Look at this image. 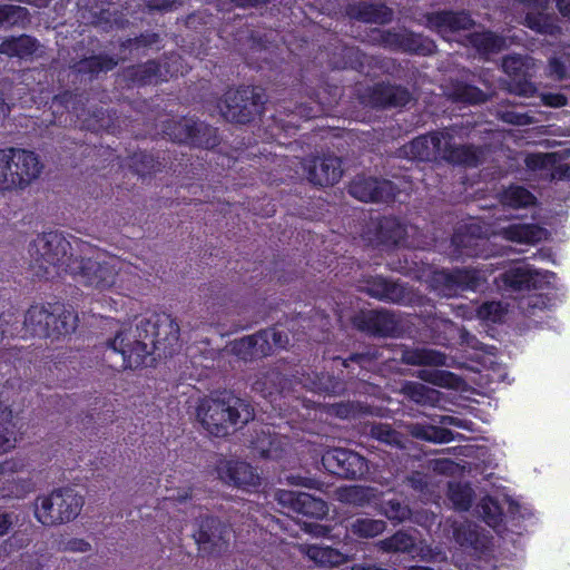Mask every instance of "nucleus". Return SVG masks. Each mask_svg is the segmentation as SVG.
<instances>
[{"label": "nucleus", "mask_w": 570, "mask_h": 570, "mask_svg": "<svg viewBox=\"0 0 570 570\" xmlns=\"http://www.w3.org/2000/svg\"><path fill=\"white\" fill-rule=\"evenodd\" d=\"M23 324L33 336L59 338L75 332L78 315L72 306L62 302L32 305L26 312Z\"/></svg>", "instance_id": "3"}, {"label": "nucleus", "mask_w": 570, "mask_h": 570, "mask_svg": "<svg viewBox=\"0 0 570 570\" xmlns=\"http://www.w3.org/2000/svg\"><path fill=\"white\" fill-rule=\"evenodd\" d=\"M371 40L373 45L395 52L421 57H429L436 52V45L432 39L409 29L397 31L375 28L371 32Z\"/></svg>", "instance_id": "11"}, {"label": "nucleus", "mask_w": 570, "mask_h": 570, "mask_svg": "<svg viewBox=\"0 0 570 570\" xmlns=\"http://www.w3.org/2000/svg\"><path fill=\"white\" fill-rule=\"evenodd\" d=\"M465 333V472L482 473L493 462V442L483 436L497 404L491 393L508 376L493 352Z\"/></svg>", "instance_id": "1"}, {"label": "nucleus", "mask_w": 570, "mask_h": 570, "mask_svg": "<svg viewBox=\"0 0 570 570\" xmlns=\"http://www.w3.org/2000/svg\"><path fill=\"white\" fill-rule=\"evenodd\" d=\"M370 434L372 438L389 445H399L401 435L387 423H374L371 426Z\"/></svg>", "instance_id": "57"}, {"label": "nucleus", "mask_w": 570, "mask_h": 570, "mask_svg": "<svg viewBox=\"0 0 570 570\" xmlns=\"http://www.w3.org/2000/svg\"><path fill=\"white\" fill-rule=\"evenodd\" d=\"M12 421L4 411H0V454L14 448L16 436Z\"/></svg>", "instance_id": "56"}, {"label": "nucleus", "mask_w": 570, "mask_h": 570, "mask_svg": "<svg viewBox=\"0 0 570 570\" xmlns=\"http://www.w3.org/2000/svg\"><path fill=\"white\" fill-rule=\"evenodd\" d=\"M556 161H557L556 153L529 154V155H527V157L524 159L525 167L532 171L550 168V167L554 166Z\"/></svg>", "instance_id": "58"}, {"label": "nucleus", "mask_w": 570, "mask_h": 570, "mask_svg": "<svg viewBox=\"0 0 570 570\" xmlns=\"http://www.w3.org/2000/svg\"><path fill=\"white\" fill-rule=\"evenodd\" d=\"M163 132L173 142L190 148L213 149L220 144L218 129L196 117L167 119Z\"/></svg>", "instance_id": "8"}, {"label": "nucleus", "mask_w": 570, "mask_h": 570, "mask_svg": "<svg viewBox=\"0 0 570 570\" xmlns=\"http://www.w3.org/2000/svg\"><path fill=\"white\" fill-rule=\"evenodd\" d=\"M307 554L313 561L321 566H338L345 560L343 553L331 547L311 546Z\"/></svg>", "instance_id": "51"}, {"label": "nucleus", "mask_w": 570, "mask_h": 570, "mask_svg": "<svg viewBox=\"0 0 570 570\" xmlns=\"http://www.w3.org/2000/svg\"><path fill=\"white\" fill-rule=\"evenodd\" d=\"M420 377L425 382L441 387L458 389L460 384H463L462 377L450 371L440 368L423 370L420 373Z\"/></svg>", "instance_id": "49"}, {"label": "nucleus", "mask_w": 570, "mask_h": 570, "mask_svg": "<svg viewBox=\"0 0 570 570\" xmlns=\"http://www.w3.org/2000/svg\"><path fill=\"white\" fill-rule=\"evenodd\" d=\"M414 552H416L417 557L424 562H434L440 554V552L430 544H422L417 549L415 548Z\"/></svg>", "instance_id": "64"}, {"label": "nucleus", "mask_w": 570, "mask_h": 570, "mask_svg": "<svg viewBox=\"0 0 570 570\" xmlns=\"http://www.w3.org/2000/svg\"><path fill=\"white\" fill-rule=\"evenodd\" d=\"M360 102L373 109L405 107L411 101V92L401 85L376 82L357 90Z\"/></svg>", "instance_id": "17"}, {"label": "nucleus", "mask_w": 570, "mask_h": 570, "mask_svg": "<svg viewBox=\"0 0 570 570\" xmlns=\"http://www.w3.org/2000/svg\"><path fill=\"white\" fill-rule=\"evenodd\" d=\"M107 348L115 354H120L125 370H135L142 366L153 347L148 340L140 337L131 332H117L114 338L107 341Z\"/></svg>", "instance_id": "19"}, {"label": "nucleus", "mask_w": 570, "mask_h": 570, "mask_svg": "<svg viewBox=\"0 0 570 570\" xmlns=\"http://www.w3.org/2000/svg\"><path fill=\"white\" fill-rule=\"evenodd\" d=\"M400 63L396 59L383 56L366 55L364 71L362 75L367 77H377L380 75L394 76L400 70Z\"/></svg>", "instance_id": "45"}, {"label": "nucleus", "mask_w": 570, "mask_h": 570, "mask_svg": "<svg viewBox=\"0 0 570 570\" xmlns=\"http://www.w3.org/2000/svg\"><path fill=\"white\" fill-rule=\"evenodd\" d=\"M29 16L27 8L16 4L0 6V28L22 24Z\"/></svg>", "instance_id": "53"}, {"label": "nucleus", "mask_w": 570, "mask_h": 570, "mask_svg": "<svg viewBox=\"0 0 570 570\" xmlns=\"http://www.w3.org/2000/svg\"><path fill=\"white\" fill-rule=\"evenodd\" d=\"M465 570H493L494 544L489 531L479 525L465 529Z\"/></svg>", "instance_id": "16"}, {"label": "nucleus", "mask_w": 570, "mask_h": 570, "mask_svg": "<svg viewBox=\"0 0 570 570\" xmlns=\"http://www.w3.org/2000/svg\"><path fill=\"white\" fill-rule=\"evenodd\" d=\"M321 462L328 473L341 479L358 480L368 473L366 458L350 449H328L323 453Z\"/></svg>", "instance_id": "15"}, {"label": "nucleus", "mask_w": 570, "mask_h": 570, "mask_svg": "<svg viewBox=\"0 0 570 570\" xmlns=\"http://www.w3.org/2000/svg\"><path fill=\"white\" fill-rule=\"evenodd\" d=\"M465 40H469V42L483 56L498 53L509 46L505 38L491 31L474 32L469 36L465 35Z\"/></svg>", "instance_id": "40"}, {"label": "nucleus", "mask_w": 570, "mask_h": 570, "mask_svg": "<svg viewBox=\"0 0 570 570\" xmlns=\"http://www.w3.org/2000/svg\"><path fill=\"white\" fill-rule=\"evenodd\" d=\"M426 27L440 35L454 33L463 29V11L441 10L425 14Z\"/></svg>", "instance_id": "34"}, {"label": "nucleus", "mask_w": 570, "mask_h": 570, "mask_svg": "<svg viewBox=\"0 0 570 570\" xmlns=\"http://www.w3.org/2000/svg\"><path fill=\"white\" fill-rule=\"evenodd\" d=\"M50 109L55 122L63 126L73 125L85 116L83 95L65 90L53 96Z\"/></svg>", "instance_id": "26"}, {"label": "nucleus", "mask_w": 570, "mask_h": 570, "mask_svg": "<svg viewBox=\"0 0 570 570\" xmlns=\"http://www.w3.org/2000/svg\"><path fill=\"white\" fill-rule=\"evenodd\" d=\"M402 360L405 364L414 366H442L445 364V355L442 352L428 347L406 350Z\"/></svg>", "instance_id": "42"}, {"label": "nucleus", "mask_w": 570, "mask_h": 570, "mask_svg": "<svg viewBox=\"0 0 570 570\" xmlns=\"http://www.w3.org/2000/svg\"><path fill=\"white\" fill-rule=\"evenodd\" d=\"M386 522L370 517H358L346 527L347 531L358 539H374L386 530Z\"/></svg>", "instance_id": "41"}, {"label": "nucleus", "mask_w": 570, "mask_h": 570, "mask_svg": "<svg viewBox=\"0 0 570 570\" xmlns=\"http://www.w3.org/2000/svg\"><path fill=\"white\" fill-rule=\"evenodd\" d=\"M344 13L351 20L370 24H387L394 18V11L384 2L352 0L344 7Z\"/></svg>", "instance_id": "25"}, {"label": "nucleus", "mask_w": 570, "mask_h": 570, "mask_svg": "<svg viewBox=\"0 0 570 570\" xmlns=\"http://www.w3.org/2000/svg\"><path fill=\"white\" fill-rule=\"evenodd\" d=\"M407 229L395 217H382L377 220L370 240L381 250H391L405 240Z\"/></svg>", "instance_id": "28"}, {"label": "nucleus", "mask_w": 570, "mask_h": 570, "mask_svg": "<svg viewBox=\"0 0 570 570\" xmlns=\"http://www.w3.org/2000/svg\"><path fill=\"white\" fill-rule=\"evenodd\" d=\"M118 61L115 57L99 53L85 57L79 61L75 62L72 69L75 72L88 76L90 79L98 77L101 72H108L116 68Z\"/></svg>", "instance_id": "37"}, {"label": "nucleus", "mask_w": 570, "mask_h": 570, "mask_svg": "<svg viewBox=\"0 0 570 570\" xmlns=\"http://www.w3.org/2000/svg\"><path fill=\"white\" fill-rule=\"evenodd\" d=\"M501 202L503 205L512 208H527L533 206L537 198L522 186H510L503 191Z\"/></svg>", "instance_id": "48"}, {"label": "nucleus", "mask_w": 570, "mask_h": 570, "mask_svg": "<svg viewBox=\"0 0 570 570\" xmlns=\"http://www.w3.org/2000/svg\"><path fill=\"white\" fill-rule=\"evenodd\" d=\"M265 102L262 87L242 85L227 89L218 101V108L227 121L247 125L264 114Z\"/></svg>", "instance_id": "6"}, {"label": "nucleus", "mask_w": 570, "mask_h": 570, "mask_svg": "<svg viewBox=\"0 0 570 570\" xmlns=\"http://www.w3.org/2000/svg\"><path fill=\"white\" fill-rule=\"evenodd\" d=\"M128 166L140 177L151 176L160 170L161 164L157 156L146 150L135 151L128 157Z\"/></svg>", "instance_id": "43"}, {"label": "nucleus", "mask_w": 570, "mask_h": 570, "mask_svg": "<svg viewBox=\"0 0 570 570\" xmlns=\"http://www.w3.org/2000/svg\"><path fill=\"white\" fill-rule=\"evenodd\" d=\"M546 75L557 81L570 79V46L562 47L549 58Z\"/></svg>", "instance_id": "44"}, {"label": "nucleus", "mask_w": 570, "mask_h": 570, "mask_svg": "<svg viewBox=\"0 0 570 570\" xmlns=\"http://www.w3.org/2000/svg\"><path fill=\"white\" fill-rule=\"evenodd\" d=\"M381 356V352L375 346H367L363 351L351 353L343 360V366L350 367L351 363L357 364L361 368H367L373 365Z\"/></svg>", "instance_id": "55"}, {"label": "nucleus", "mask_w": 570, "mask_h": 570, "mask_svg": "<svg viewBox=\"0 0 570 570\" xmlns=\"http://www.w3.org/2000/svg\"><path fill=\"white\" fill-rule=\"evenodd\" d=\"M288 344V334L271 326L234 341L232 351L238 358L252 362L272 355L274 348L285 350Z\"/></svg>", "instance_id": "10"}, {"label": "nucleus", "mask_w": 570, "mask_h": 570, "mask_svg": "<svg viewBox=\"0 0 570 570\" xmlns=\"http://www.w3.org/2000/svg\"><path fill=\"white\" fill-rule=\"evenodd\" d=\"M412 435L419 440L433 443H448L453 440L452 431L433 425L416 424L412 429Z\"/></svg>", "instance_id": "50"}, {"label": "nucleus", "mask_w": 570, "mask_h": 570, "mask_svg": "<svg viewBox=\"0 0 570 570\" xmlns=\"http://www.w3.org/2000/svg\"><path fill=\"white\" fill-rule=\"evenodd\" d=\"M92 23L101 28L105 31L112 29H122L127 26L128 20L122 14L111 12L109 9H101L98 13H95Z\"/></svg>", "instance_id": "54"}, {"label": "nucleus", "mask_w": 570, "mask_h": 570, "mask_svg": "<svg viewBox=\"0 0 570 570\" xmlns=\"http://www.w3.org/2000/svg\"><path fill=\"white\" fill-rule=\"evenodd\" d=\"M381 513L390 521L401 523L411 519L412 510L400 500L390 499L381 503Z\"/></svg>", "instance_id": "52"}, {"label": "nucleus", "mask_w": 570, "mask_h": 570, "mask_svg": "<svg viewBox=\"0 0 570 570\" xmlns=\"http://www.w3.org/2000/svg\"><path fill=\"white\" fill-rule=\"evenodd\" d=\"M71 276L85 285L99 291L111 287L116 282L117 273L110 264L98 262L92 258L78 257L73 267H69Z\"/></svg>", "instance_id": "21"}, {"label": "nucleus", "mask_w": 570, "mask_h": 570, "mask_svg": "<svg viewBox=\"0 0 570 570\" xmlns=\"http://www.w3.org/2000/svg\"><path fill=\"white\" fill-rule=\"evenodd\" d=\"M121 76L126 86L131 89L155 86L166 80L164 66L157 59L127 66Z\"/></svg>", "instance_id": "27"}, {"label": "nucleus", "mask_w": 570, "mask_h": 570, "mask_svg": "<svg viewBox=\"0 0 570 570\" xmlns=\"http://www.w3.org/2000/svg\"><path fill=\"white\" fill-rule=\"evenodd\" d=\"M383 553H412L415 551V538L405 530H397L392 535L375 543Z\"/></svg>", "instance_id": "39"}, {"label": "nucleus", "mask_w": 570, "mask_h": 570, "mask_svg": "<svg viewBox=\"0 0 570 570\" xmlns=\"http://www.w3.org/2000/svg\"><path fill=\"white\" fill-rule=\"evenodd\" d=\"M400 189L389 179L357 175L348 185V194L364 203H394Z\"/></svg>", "instance_id": "20"}, {"label": "nucleus", "mask_w": 570, "mask_h": 570, "mask_svg": "<svg viewBox=\"0 0 570 570\" xmlns=\"http://www.w3.org/2000/svg\"><path fill=\"white\" fill-rule=\"evenodd\" d=\"M4 149L11 151L7 153L11 191L24 190L40 176L43 165L32 150L16 147Z\"/></svg>", "instance_id": "14"}, {"label": "nucleus", "mask_w": 570, "mask_h": 570, "mask_svg": "<svg viewBox=\"0 0 570 570\" xmlns=\"http://www.w3.org/2000/svg\"><path fill=\"white\" fill-rule=\"evenodd\" d=\"M275 500L281 507L306 518L321 520L328 513L326 501L305 492L277 490Z\"/></svg>", "instance_id": "24"}, {"label": "nucleus", "mask_w": 570, "mask_h": 570, "mask_svg": "<svg viewBox=\"0 0 570 570\" xmlns=\"http://www.w3.org/2000/svg\"><path fill=\"white\" fill-rule=\"evenodd\" d=\"M307 179L315 186H333L342 177L341 160L334 156L315 157L309 160Z\"/></svg>", "instance_id": "29"}, {"label": "nucleus", "mask_w": 570, "mask_h": 570, "mask_svg": "<svg viewBox=\"0 0 570 570\" xmlns=\"http://www.w3.org/2000/svg\"><path fill=\"white\" fill-rule=\"evenodd\" d=\"M502 69L511 78L508 85L509 92L527 98L537 95L538 88L530 81L537 69L534 58L517 53L509 55L502 60Z\"/></svg>", "instance_id": "18"}, {"label": "nucleus", "mask_w": 570, "mask_h": 570, "mask_svg": "<svg viewBox=\"0 0 570 570\" xmlns=\"http://www.w3.org/2000/svg\"><path fill=\"white\" fill-rule=\"evenodd\" d=\"M473 512L489 527L498 531V528L502 522L503 513L499 503L490 495L481 498L473 508Z\"/></svg>", "instance_id": "46"}, {"label": "nucleus", "mask_w": 570, "mask_h": 570, "mask_svg": "<svg viewBox=\"0 0 570 570\" xmlns=\"http://www.w3.org/2000/svg\"><path fill=\"white\" fill-rule=\"evenodd\" d=\"M500 235L510 242L535 244L547 238V230L535 224H511L501 228Z\"/></svg>", "instance_id": "35"}, {"label": "nucleus", "mask_w": 570, "mask_h": 570, "mask_svg": "<svg viewBox=\"0 0 570 570\" xmlns=\"http://www.w3.org/2000/svg\"><path fill=\"white\" fill-rule=\"evenodd\" d=\"M38 49V40L28 35L8 37L0 42V53L9 58L27 59Z\"/></svg>", "instance_id": "38"}, {"label": "nucleus", "mask_w": 570, "mask_h": 570, "mask_svg": "<svg viewBox=\"0 0 570 570\" xmlns=\"http://www.w3.org/2000/svg\"><path fill=\"white\" fill-rule=\"evenodd\" d=\"M351 323L358 332L374 337H393L399 328L394 314L385 309L360 311Z\"/></svg>", "instance_id": "23"}, {"label": "nucleus", "mask_w": 570, "mask_h": 570, "mask_svg": "<svg viewBox=\"0 0 570 570\" xmlns=\"http://www.w3.org/2000/svg\"><path fill=\"white\" fill-rule=\"evenodd\" d=\"M139 336L148 340L153 348L167 347L178 342L180 328L175 318L169 314L155 315L153 318L142 320L137 325Z\"/></svg>", "instance_id": "22"}, {"label": "nucleus", "mask_w": 570, "mask_h": 570, "mask_svg": "<svg viewBox=\"0 0 570 570\" xmlns=\"http://www.w3.org/2000/svg\"><path fill=\"white\" fill-rule=\"evenodd\" d=\"M543 105L559 108L567 105V97L561 94L543 92L540 95Z\"/></svg>", "instance_id": "63"}, {"label": "nucleus", "mask_w": 570, "mask_h": 570, "mask_svg": "<svg viewBox=\"0 0 570 570\" xmlns=\"http://www.w3.org/2000/svg\"><path fill=\"white\" fill-rule=\"evenodd\" d=\"M529 8L524 17L523 24L540 35L554 36L560 29L554 22V18L544 14L541 10L548 8L550 0H520Z\"/></svg>", "instance_id": "31"}, {"label": "nucleus", "mask_w": 570, "mask_h": 570, "mask_svg": "<svg viewBox=\"0 0 570 570\" xmlns=\"http://www.w3.org/2000/svg\"><path fill=\"white\" fill-rule=\"evenodd\" d=\"M507 314L508 305L497 301L465 306V320L475 318L485 325L504 322Z\"/></svg>", "instance_id": "33"}, {"label": "nucleus", "mask_w": 570, "mask_h": 570, "mask_svg": "<svg viewBox=\"0 0 570 570\" xmlns=\"http://www.w3.org/2000/svg\"><path fill=\"white\" fill-rule=\"evenodd\" d=\"M404 393L411 401L420 405L434 406L440 400L439 391L419 382H409L404 386Z\"/></svg>", "instance_id": "47"}, {"label": "nucleus", "mask_w": 570, "mask_h": 570, "mask_svg": "<svg viewBox=\"0 0 570 570\" xmlns=\"http://www.w3.org/2000/svg\"><path fill=\"white\" fill-rule=\"evenodd\" d=\"M340 499L346 503L363 505L367 501V493L363 488L352 485L341 490Z\"/></svg>", "instance_id": "59"}, {"label": "nucleus", "mask_w": 570, "mask_h": 570, "mask_svg": "<svg viewBox=\"0 0 570 570\" xmlns=\"http://www.w3.org/2000/svg\"><path fill=\"white\" fill-rule=\"evenodd\" d=\"M366 53L355 46H340L333 52L330 63L334 69H352L364 71Z\"/></svg>", "instance_id": "36"}, {"label": "nucleus", "mask_w": 570, "mask_h": 570, "mask_svg": "<svg viewBox=\"0 0 570 570\" xmlns=\"http://www.w3.org/2000/svg\"><path fill=\"white\" fill-rule=\"evenodd\" d=\"M556 275L548 271H538L527 263H517L497 277L498 289L507 293H517L530 288H543L551 285Z\"/></svg>", "instance_id": "12"}, {"label": "nucleus", "mask_w": 570, "mask_h": 570, "mask_svg": "<svg viewBox=\"0 0 570 570\" xmlns=\"http://www.w3.org/2000/svg\"><path fill=\"white\" fill-rule=\"evenodd\" d=\"M213 470L217 479L227 487L254 492L262 484L257 468L243 460L220 456L216 460Z\"/></svg>", "instance_id": "13"}, {"label": "nucleus", "mask_w": 570, "mask_h": 570, "mask_svg": "<svg viewBox=\"0 0 570 570\" xmlns=\"http://www.w3.org/2000/svg\"><path fill=\"white\" fill-rule=\"evenodd\" d=\"M429 282L431 288L439 295L452 297L456 295L459 288H463V269H435L431 273Z\"/></svg>", "instance_id": "32"}, {"label": "nucleus", "mask_w": 570, "mask_h": 570, "mask_svg": "<svg viewBox=\"0 0 570 570\" xmlns=\"http://www.w3.org/2000/svg\"><path fill=\"white\" fill-rule=\"evenodd\" d=\"M83 503V497L72 488H59L37 498L35 517L46 527L68 523L79 515Z\"/></svg>", "instance_id": "7"}, {"label": "nucleus", "mask_w": 570, "mask_h": 570, "mask_svg": "<svg viewBox=\"0 0 570 570\" xmlns=\"http://www.w3.org/2000/svg\"><path fill=\"white\" fill-rule=\"evenodd\" d=\"M202 425L214 436H225L229 429L244 425L254 417V410L243 399L232 394L223 399H205L197 407Z\"/></svg>", "instance_id": "2"}, {"label": "nucleus", "mask_w": 570, "mask_h": 570, "mask_svg": "<svg viewBox=\"0 0 570 570\" xmlns=\"http://www.w3.org/2000/svg\"><path fill=\"white\" fill-rule=\"evenodd\" d=\"M498 117L505 124L514 126H527L534 124L535 120L527 112H517L513 110H502L498 112Z\"/></svg>", "instance_id": "60"}, {"label": "nucleus", "mask_w": 570, "mask_h": 570, "mask_svg": "<svg viewBox=\"0 0 570 570\" xmlns=\"http://www.w3.org/2000/svg\"><path fill=\"white\" fill-rule=\"evenodd\" d=\"M232 525L213 514H200L194 521L193 539L203 559L220 558L229 549Z\"/></svg>", "instance_id": "9"}, {"label": "nucleus", "mask_w": 570, "mask_h": 570, "mask_svg": "<svg viewBox=\"0 0 570 570\" xmlns=\"http://www.w3.org/2000/svg\"><path fill=\"white\" fill-rule=\"evenodd\" d=\"M29 253L46 277L51 275L50 268L59 276L70 274L69 267H73V262L78 259L71 252L70 242L57 230L39 234L30 243Z\"/></svg>", "instance_id": "4"}, {"label": "nucleus", "mask_w": 570, "mask_h": 570, "mask_svg": "<svg viewBox=\"0 0 570 570\" xmlns=\"http://www.w3.org/2000/svg\"><path fill=\"white\" fill-rule=\"evenodd\" d=\"M362 292L379 301L401 304L406 299L405 287L384 276H370L363 281Z\"/></svg>", "instance_id": "30"}, {"label": "nucleus", "mask_w": 570, "mask_h": 570, "mask_svg": "<svg viewBox=\"0 0 570 570\" xmlns=\"http://www.w3.org/2000/svg\"><path fill=\"white\" fill-rule=\"evenodd\" d=\"M465 289L480 291L487 283L484 273L465 267Z\"/></svg>", "instance_id": "61"}, {"label": "nucleus", "mask_w": 570, "mask_h": 570, "mask_svg": "<svg viewBox=\"0 0 570 570\" xmlns=\"http://www.w3.org/2000/svg\"><path fill=\"white\" fill-rule=\"evenodd\" d=\"M451 129L432 131L414 138L404 145L402 151L406 157L416 161L440 163L453 165L463 164V145L454 141Z\"/></svg>", "instance_id": "5"}, {"label": "nucleus", "mask_w": 570, "mask_h": 570, "mask_svg": "<svg viewBox=\"0 0 570 570\" xmlns=\"http://www.w3.org/2000/svg\"><path fill=\"white\" fill-rule=\"evenodd\" d=\"M7 153L4 148L0 149V193H11L10 179H9V163L7 160Z\"/></svg>", "instance_id": "62"}]
</instances>
